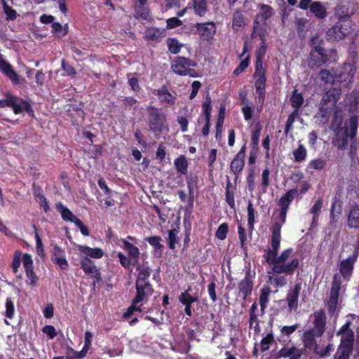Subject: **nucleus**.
<instances>
[{"label":"nucleus","mask_w":359,"mask_h":359,"mask_svg":"<svg viewBox=\"0 0 359 359\" xmlns=\"http://www.w3.org/2000/svg\"><path fill=\"white\" fill-rule=\"evenodd\" d=\"M4 100H0L1 108L11 107L15 114L26 111L29 116H34L33 108L28 101L10 93L6 94Z\"/></svg>","instance_id":"nucleus-6"},{"label":"nucleus","mask_w":359,"mask_h":359,"mask_svg":"<svg viewBox=\"0 0 359 359\" xmlns=\"http://www.w3.org/2000/svg\"><path fill=\"white\" fill-rule=\"evenodd\" d=\"M249 328H253L256 333L259 332V320H258V315L257 313H249Z\"/></svg>","instance_id":"nucleus-62"},{"label":"nucleus","mask_w":359,"mask_h":359,"mask_svg":"<svg viewBox=\"0 0 359 359\" xmlns=\"http://www.w3.org/2000/svg\"><path fill=\"white\" fill-rule=\"evenodd\" d=\"M55 209L61 214L63 220L71 222L76 216L62 202L55 203Z\"/></svg>","instance_id":"nucleus-37"},{"label":"nucleus","mask_w":359,"mask_h":359,"mask_svg":"<svg viewBox=\"0 0 359 359\" xmlns=\"http://www.w3.org/2000/svg\"><path fill=\"white\" fill-rule=\"evenodd\" d=\"M146 110L148 115L149 129L156 137H159L165 127L167 121L166 114L162 111V109L154 106H149Z\"/></svg>","instance_id":"nucleus-5"},{"label":"nucleus","mask_w":359,"mask_h":359,"mask_svg":"<svg viewBox=\"0 0 359 359\" xmlns=\"http://www.w3.org/2000/svg\"><path fill=\"white\" fill-rule=\"evenodd\" d=\"M148 0H137L135 3V12L138 17L147 20L149 16V11L146 8Z\"/></svg>","instance_id":"nucleus-36"},{"label":"nucleus","mask_w":359,"mask_h":359,"mask_svg":"<svg viewBox=\"0 0 359 359\" xmlns=\"http://www.w3.org/2000/svg\"><path fill=\"white\" fill-rule=\"evenodd\" d=\"M255 170L254 168H251L248 170L246 177V184L249 191L252 192L255 189Z\"/></svg>","instance_id":"nucleus-53"},{"label":"nucleus","mask_w":359,"mask_h":359,"mask_svg":"<svg viewBox=\"0 0 359 359\" xmlns=\"http://www.w3.org/2000/svg\"><path fill=\"white\" fill-rule=\"evenodd\" d=\"M341 287V278L338 273L333 276L331 283V289L329 297L327 300L326 305L329 315L332 317H337L339 309L337 308L339 304V291Z\"/></svg>","instance_id":"nucleus-7"},{"label":"nucleus","mask_w":359,"mask_h":359,"mask_svg":"<svg viewBox=\"0 0 359 359\" xmlns=\"http://www.w3.org/2000/svg\"><path fill=\"white\" fill-rule=\"evenodd\" d=\"M33 188L35 198L39 203L40 206L43 209L45 212H49L50 208L49 207L48 202L45 196L40 192V188L39 187L38 190H36L34 183L33 184Z\"/></svg>","instance_id":"nucleus-40"},{"label":"nucleus","mask_w":359,"mask_h":359,"mask_svg":"<svg viewBox=\"0 0 359 359\" xmlns=\"http://www.w3.org/2000/svg\"><path fill=\"white\" fill-rule=\"evenodd\" d=\"M117 257L121 265L125 269H129L131 266H135L136 262L130 257L126 256L123 252H118Z\"/></svg>","instance_id":"nucleus-54"},{"label":"nucleus","mask_w":359,"mask_h":359,"mask_svg":"<svg viewBox=\"0 0 359 359\" xmlns=\"http://www.w3.org/2000/svg\"><path fill=\"white\" fill-rule=\"evenodd\" d=\"M22 262L25 270L26 276L27 278L30 280L29 284L31 285H36L39 280V278L34 271L33 260L32 256L28 253L24 254L22 256Z\"/></svg>","instance_id":"nucleus-20"},{"label":"nucleus","mask_w":359,"mask_h":359,"mask_svg":"<svg viewBox=\"0 0 359 359\" xmlns=\"http://www.w3.org/2000/svg\"><path fill=\"white\" fill-rule=\"evenodd\" d=\"M269 282L276 287H282L287 284V279L283 276L276 275L275 276H269Z\"/></svg>","instance_id":"nucleus-55"},{"label":"nucleus","mask_w":359,"mask_h":359,"mask_svg":"<svg viewBox=\"0 0 359 359\" xmlns=\"http://www.w3.org/2000/svg\"><path fill=\"white\" fill-rule=\"evenodd\" d=\"M177 234L178 230L177 229H172L168 231L167 243L168 248L172 250L175 249V245L180 242V238Z\"/></svg>","instance_id":"nucleus-43"},{"label":"nucleus","mask_w":359,"mask_h":359,"mask_svg":"<svg viewBox=\"0 0 359 359\" xmlns=\"http://www.w3.org/2000/svg\"><path fill=\"white\" fill-rule=\"evenodd\" d=\"M339 28L338 27V25H335V24L331 27L329 28L328 30L326 32L327 36L329 40L332 41H339L343 38V34L341 33H339Z\"/></svg>","instance_id":"nucleus-50"},{"label":"nucleus","mask_w":359,"mask_h":359,"mask_svg":"<svg viewBox=\"0 0 359 359\" xmlns=\"http://www.w3.org/2000/svg\"><path fill=\"white\" fill-rule=\"evenodd\" d=\"M301 285L297 283L290 290L286 296L288 309L290 311H296L298 308L299 295L301 290Z\"/></svg>","instance_id":"nucleus-21"},{"label":"nucleus","mask_w":359,"mask_h":359,"mask_svg":"<svg viewBox=\"0 0 359 359\" xmlns=\"http://www.w3.org/2000/svg\"><path fill=\"white\" fill-rule=\"evenodd\" d=\"M3 8L4 12L6 15V20H14L16 19V11L10 6H8L4 0H3Z\"/></svg>","instance_id":"nucleus-61"},{"label":"nucleus","mask_w":359,"mask_h":359,"mask_svg":"<svg viewBox=\"0 0 359 359\" xmlns=\"http://www.w3.org/2000/svg\"><path fill=\"white\" fill-rule=\"evenodd\" d=\"M79 250L84 254L86 255L85 257H90L95 259H100L104 255L102 249L97 248H92L87 245H80Z\"/></svg>","instance_id":"nucleus-32"},{"label":"nucleus","mask_w":359,"mask_h":359,"mask_svg":"<svg viewBox=\"0 0 359 359\" xmlns=\"http://www.w3.org/2000/svg\"><path fill=\"white\" fill-rule=\"evenodd\" d=\"M271 248H268L264 250V257L269 265H273V272L276 274L293 275L299 266L298 258H293L290 262H287L293 255V249L287 248L278 256L280 243L271 241Z\"/></svg>","instance_id":"nucleus-2"},{"label":"nucleus","mask_w":359,"mask_h":359,"mask_svg":"<svg viewBox=\"0 0 359 359\" xmlns=\"http://www.w3.org/2000/svg\"><path fill=\"white\" fill-rule=\"evenodd\" d=\"M347 225L351 229H359V205H351L347 215Z\"/></svg>","instance_id":"nucleus-26"},{"label":"nucleus","mask_w":359,"mask_h":359,"mask_svg":"<svg viewBox=\"0 0 359 359\" xmlns=\"http://www.w3.org/2000/svg\"><path fill=\"white\" fill-rule=\"evenodd\" d=\"M151 246H153L155 250H160L162 251L164 246L161 243V238L158 236L146 237L144 238Z\"/></svg>","instance_id":"nucleus-59"},{"label":"nucleus","mask_w":359,"mask_h":359,"mask_svg":"<svg viewBox=\"0 0 359 359\" xmlns=\"http://www.w3.org/2000/svg\"><path fill=\"white\" fill-rule=\"evenodd\" d=\"M271 293V290L268 285H264L260 290L259 304L262 311H264L266 308L267 304L269 302V296Z\"/></svg>","instance_id":"nucleus-39"},{"label":"nucleus","mask_w":359,"mask_h":359,"mask_svg":"<svg viewBox=\"0 0 359 359\" xmlns=\"http://www.w3.org/2000/svg\"><path fill=\"white\" fill-rule=\"evenodd\" d=\"M327 165V161L321 158H315L309 161L307 168L315 170H323Z\"/></svg>","instance_id":"nucleus-45"},{"label":"nucleus","mask_w":359,"mask_h":359,"mask_svg":"<svg viewBox=\"0 0 359 359\" xmlns=\"http://www.w3.org/2000/svg\"><path fill=\"white\" fill-rule=\"evenodd\" d=\"M355 67L350 63H344L340 69L335 73V82L344 83V87H348L353 82Z\"/></svg>","instance_id":"nucleus-9"},{"label":"nucleus","mask_w":359,"mask_h":359,"mask_svg":"<svg viewBox=\"0 0 359 359\" xmlns=\"http://www.w3.org/2000/svg\"><path fill=\"white\" fill-rule=\"evenodd\" d=\"M341 90L340 88H331L326 91L323 96L320 103L323 105H326L332 103L333 105L336 104L340 99Z\"/></svg>","instance_id":"nucleus-24"},{"label":"nucleus","mask_w":359,"mask_h":359,"mask_svg":"<svg viewBox=\"0 0 359 359\" xmlns=\"http://www.w3.org/2000/svg\"><path fill=\"white\" fill-rule=\"evenodd\" d=\"M351 323L346 321L337 332V336H341L339 348L353 350L354 333L350 328Z\"/></svg>","instance_id":"nucleus-10"},{"label":"nucleus","mask_w":359,"mask_h":359,"mask_svg":"<svg viewBox=\"0 0 359 359\" xmlns=\"http://www.w3.org/2000/svg\"><path fill=\"white\" fill-rule=\"evenodd\" d=\"M273 14V8L266 4L259 5V11L256 14L254 20L253 32L252 37H255L258 31V28L260 23L264 25L266 24L267 20H269Z\"/></svg>","instance_id":"nucleus-12"},{"label":"nucleus","mask_w":359,"mask_h":359,"mask_svg":"<svg viewBox=\"0 0 359 359\" xmlns=\"http://www.w3.org/2000/svg\"><path fill=\"white\" fill-rule=\"evenodd\" d=\"M174 165L178 172L187 175L188 172V161L184 156H180L174 161Z\"/></svg>","instance_id":"nucleus-41"},{"label":"nucleus","mask_w":359,"mask_h":359,"mask_svg":"<svg viewBox=\"0 0 359 359\" xmlns=\"http://www.w3.org/2000/svg\"><path fill=\"white\" fill-rule=\"evenodd\" d=\"M248 51V46L246 43H244L243 51L241 54L238 55V58L241 60L240 64L236 67V69L233 72V75L237 76L240 75L241 73L245 72L246 69L249 67L250 62V56L248 55L245 57L243 58L245 53Z\"/></svg>","instance_id":"nucleus-25"},{"label":"nucleus","mask_w":359,"mask_h":359,"mask_svg":"<svg viewBox=\"0 0 359 359\" xmlns=\"http://www.w3.org/2000/svg\"><path fill=\"white\" fill-rule=\"evenodd\" d=\"M307 156V151L304 146L302 144L293 151V156L295 162H302L304 161Z\"/></svg>","instance_id":"nucleus-47"},{"label":"nucleus","mask_w":359,"mask_h":359,"mask_svg":"<svg viewBox=\"0 0 359 359\" xmlns=\"http://www.w3.org/2000/svg\"><path fill=\"white\" fill-rule=\"evenodd\" d=\"M196 62L191 59L182 56L177 57L171 65L172 71L177 75L186 76V71L189 67H196Z\"/></svg>","instance_id":"nucleus-13"},{"label":"nucleus","mask_w":359,"mask_h":359,"mask_svg":"<svg viewBox=\"0 0 359 359\" xmlns=\"http://www.w3.org/2000/svg\"><path fill=\"white\" fill-rule=\"evenodd\" d=\"M169 52L177 54L180 52L182 44L180 43L175 38H168L166 41Z\"/></svg>","instance_id":"nucleus-49"},{"label":"nucleus","mask_w":359,"mask_h":359,"mask_svg":"<svg viewBox=\"0 0 359 359\" xmlns=\"http://www.w3.org/2000/svg\"><path fill=\"white\" fill-rule=\"evenodd\" d=\"M193 7L195 13L201 17L203 16L208 10V4L205 0H194Z\"/></svg>","instance_id":"nucleus-42"},{"label":"nucleus","mask_w":359,"mask_h":359,"mask_svg":"<svg viewBox=\"0 0 359 359\" xmlns=\"http://www.w3.org/2000/svg\"><path fill=\"white\" fill-rule=\"evenodd\" d=\"M80 265L81 269H83L86 276L94 278L97 281L101 280V273L97 269L94 261L87 257H81Z\"/></svg>","instance_id":"nucleus-15"},{"label":"nucleus","mask_w":359,"mask_h":359,"mask_svg":"<svg viewBox=\"0 0 359 359\" xmlns=\"http://www.w3.org/2000/svg\"><path fill=\"white\" fill-rule=\"evenodd\" d=\"M355 13V9L348 5H337L334 8V16L338 20H351V17Z\"/></svg>","instance_id":"nucleus-27"},{"label":"nucleus","mask_w":359,"mask_h":359,"mask_svg":"<svg viewBox=\"0 0 359 359\" xmlns=\"http://www.w3.org/2000/svg\"><path fill=\"white\" fill-rule=\"evenodd\" d=\"M351 20H338L336 22L335 25H338L339 28V33L343 34V38L351 32Z\"/></svg>","instance_id":"nucleus-44"},{"label":"nucleus","mask_w":359,"mask_h":359,"mask_svg":"<svg viewBox=\"0 0 359 359\" xmlns=\"http://www.w3.org/2000/svg\"><path fill=\"white\" fill-rule=\"evenodd\" d=\"M255 273L252 274L251 271L248 269L245 273V277L238 284V294L242 297L243 301L252 294Z\"/></svg>","instance_id":"nucleus-11"},{"label":"nucleus","mask_w":359,"mask_h":359,"mask_svg":"<svg viewBox=\"0 0 359 359\" xmlns=\"http://www.w3.org/2000/svg\"><path fill=\"white\" fill-rule=\"evenodd\" d=\"M191 291V286L181 293L179 297L180 302L184 306V313L187 316H192V307L193 303L198 302L199 297L198 294L191 295L190 292Z\"/></svg>","instance_id":"nucleus-16"},{"label":"nucleus","mask_w":359,"mask_h":359,"mask_svg":"<svg viewBox=\"0 0 359 359\" xmlns=\"http://www.w3.org/2000/svg\"><path fill=\"white\" fill-rule=\"evenodd\" d=\"M359 257V245L355 246L353 253L348 257L341 260L339 264V271L341 278L343 277L344 280L348 281L352 276L354 265Z\"/></svg>","instance_id":"nucleus-8"},{"label":"nucleus","mask_w":359,"mask_h":359,"mask_svg":"<svg viewBox=\"0 0 359 359\" xmlns=\"http://www.w3.org/2000/svg\"><path fill=\"white\" fill-rule=\"evenodd\" d=\"M200 38L203 41H210L213 39L216 33V26L213 22L203 23L197 22L195 25Z\"/></svg>","instance_id":"nucleus-18"},{"label":"nucleus","mask_w":359,"mask_h":359,"mask_svg":"<svg viewBox=\"0 0 359 359\" xmlns=\"http://www.w3.org/2000/svg\"><path fill=\"white\" fill-rule=\"evenodd\" d=\"M0 70L8 79L11 80L13 85H18L21 83V79H20L18 74L15 72L13 66L11 64L3 58V55L1 53ZM22 81H25V79H22Z\"/></svg>","instance_id":"nucleus-17"},{"label":"nucleus","mask_w":359,"mask_h":359,"mask_svg":"<svg viewBox=\"0 0 359 359\" xmlns=\"http://www.w3.org/2000/svg\"><path fill=\"white\" fill-rule=\"evenodd\" d=\"M348 130L345 129L344 133H341L340 131L336 133V138L333 141V144L337 147L339 149H345L348 144Z\"/></svg>","instance_id":"nucleus-31"},{"label":"nucleus","mask_w":359,"mask_h":359,"mask_svg":"<svg viewBox=\"0 0 359 359\" xmlns=\"http://www.w3.org/2000/svg\"><path fill=\"white\" fill-rule=\"evenodd\" d=\"M138 274L135 280V283H149V278L151 275V269L147 265H138L136 267Z\"/></svg>","instance_id":"nucleus-29"},{"label":"nucleus","mask_w":359,"mask_h":359,"mask_svg":"<svg viewBox=\"0 0 359 359\" xmlns=\"http://www.w3.org/2000/svg\"><path fill=\"white\" fill-rule=\"evenodd\" d=\"M274 337L272 333H269L264 337L260 342L262 352H264L269 348V346L273 342Z\"/></svg>","instance_id":"nucleus-63"},{"label":"nucleus","mask_w":359,"mask_h":359,"mask_svg":"<svg viewBox=\"0 0 359 359\" xmlns=\"http://www.w3.org/2000/svg\"><path fill=\"white\" fill-rule=\"evenodd\" d=\"M311 188V184L305 181L301 184L299 189L297 188L289 189L280 198L278 201L279 207L278 218L282 221V223H285L287 213L293 200L297 198L300 201L302 198V196Z\"/></svg>","instance_id":"nucleus-4"},{"label":"nucleus","mask_w":359,"mask_h":359,"mask_svg":"<svg viewBox=\"0 0 359 359\" xmlns=\"http://www.w3.org/2000/svg\"><path fill=\"white\" fill-rule=\"evenodd\" d=\"M136 294L134 297L135 301L147 302L154 293V288L150 283H135Z\"/></svg>","instance_id":"nucleus-19"},{"label":"nucleus","mask_w":359,"mask_h":359,"mask_svg":"<svg viewBox=\"0 0 359 359\" xmlns=\"http://www.w3.org/2000/svg\"><path fill=\"white\" fill-rule=\"evenodd\" d=\"M290 102L292 107L297 110L302 106L304 103V97L302 93H298L296 90L292 93L290 98Z\"/></svg>","instance_id":"nucleus-48"},{"label":"nucleus","mask_w":359,"mask_h":359,"mask_svg":"<svg viewBox=\"0 0 359 359\" xmlns=\"http://www.w3.org/2000/svg\"><path fill=\"white\" fill-rule=\"evenodd\" d=\"M266 51V46L263 43L256 52L255 72L253 77L255 79V88L258 95L259 103L262 107L265 101L266 87V69L264 65V57Z\"/></svg>","instance_id":"nucleus-3"},{"label":"nucleus","mask_w":359,"mask_h":359,"mask_svg":"<svg viewBox=\"0 0 359 359\" xmlns=\"http://www.w3.org/2000/svg\"><path fill=\"white\" fill-rule=\"evenodd\" d=\"M342 212V205L341 202L337 198H334L332 203L331 208H330V222L335 223L337 221L338 217L341 215Z\"/></svg>","instance_id":"nucleus-30"},{"label":"nucleus","mask_w":359,"mask_h":359,"mask_svg":"<svg viewBox=\"0 0 359 359\" xmlns=\"http://www.w3.org/2000/svg\"><path fill=\"white\" fill-rule=\"evenodd\" d=\"M262 130V127L259 125L252 131L251 135V148L254 150H259V136Z\"/></svg>","instance_id":"nucleus-52"},{"label":"nucleus","mask_w":359,"mask_h":359,"mask_svg":"<svg viewBox=\"0 0 359 359\" xmlns=\"http://www.w3.org/2000/svg\"><path fill=\"white\" fill-rule=\"evenodd\" d=\"M285 223H282V221L280 220L278 222H275L272 227V234H271V241L272 242H276L280 243L281 241V228L282 225Z\"/></svg>","instance_id":"nucleus-46"},{"label":"nucleus","mask_w":359,"mask_h":359,"mask_svg":"<svg viewBox=\"0 0 359 359\" xmlns=\"http://www.w3.org/2000/svg\"><path fill=\"white\" fill-rule=\"evenodd\" d=\"M269 175H270V170L269 168H266L263 170L262 172V183H261V187L262 193H266L267 191V188L269 187L270 184V180H269Z\"/></svg>","instance_id":"nucleus-58"},{"label":"nucleus","mask_w":359,"mask_h":359,"mask_svg":"<svg viewBox=\"0 0 359 359\" xmlns=\"http://www.w3.org/2000/svg\"><path fill=\"white\" fill-rule=\"evenodd\" d=\"M245 151L246 145L244 144L230 163L231 172L235 175L236 180L238 179L239 175L243 170L245 165Z\"/></svg>","instance_id":"nucleus-14"},{"label":"nucleus","mask_w":359,"mask_h":359,"mask_svg":"<svg viewBox=\"0 0 359 359\" xmlns=\"http://www.w3.org/2000/svg\"><path fill=\"white\" fill-rule=\"evenodd\" d=\"M247 210L248 226L249 228L252 229L255 222V210L254 209L253 204L250 201H248Z\"/></svg>","instance_id":"nucleus-57"},{"label":"nucleus","mask_w":359,"mask_h":359,"mask_svg":"<svg viewBox=\"0 0 359 359\" xmlns=\"http://www.w3.org/2000/svg\"><path fill=\"white\" fill-rule=\"evenodd\" d=\"M202 109L205 119H210L212 111V100L210 97L207 96L205 97V101L202 104Z\"/></svg>","instance_id":"nucleus-56"},{"label":"nucleus","mask_w":359,"mask_h":359,"mask_svg":"<svg viewBox=\"0 0 359 359\" xmlns=\"http://www.w3.org/2000/svg\"><path fill=\"white\" fill-rule=\"evenodd\" d=\"M302 354L303 351L297 348L294 346L292 347L284 346L278 351V356L280 358L290 357V358H292L293 357L299 355L300 358Z\"/></svg>","instance_id":"nucleus-33"},{"label":"nucleus","mask_w":359,"mask_h":359,"mask_svg":"<svg viewBox=\"0 0 359 359\" xmlns=\"http://www.w3.org/2000/svg\"><path fill=\"white\" fill-rule=\"evenodd\" d=\"M313 327L305 330L302 335V341L306 348L313 350L320 357L330 355L334 350V346L329 344L325 348L321 347L317 344L316 338L321 337L326 330L327 317L323 309H319L313 313Z\"/></svg>","instance_id":"nucleus-1"},{"label":"nucleus","mask_w":359,"mask_h":359,"mask_svg":"<svg viewBox=\"0 0 359 359\" xmlns=\"http://www.w3.org/2000/svg\"><path fill=\"white\" fill-rule=\"evenodd\" d=\"M229 231V225L227 223L221 224L217 228L215 236L221 241H224L226 238L227 233Z\"/></svg>","instance_id":"nucleus-64"},{"label":"nucleus","mask_w":359,"mask_h":359,"mask_svg":"<svg viewBox=\"0 0 359 359\" xmlns=\"http://www.w3.org/2000/svg\"><path fill=\"white\" fill-rule=\"evenodd\" d=\"M311 58L313 60L318 66L327 62L329 60L326 50L320 44L314 46L310 53Z\"/></svg>","instance_id":"nucleus-23"},{"label":"nucleus","mask_w":359,"mask_h":359,"mask_svg":"<svg viewBox=\"0 0 359 359\" xmlns=\"http://www.w3.org/2000/svg\"><path fill=\"white\" fill-rule=\"evenodd\" d=\"M147 39L151 41H157L165 36V30L164 29L151 27L147 30Z\"/></svg>","instance_id":"nucleus-38"},{"label":"nucleus","mask_w":359,"mask_h":359,"mask_svg":"<svg viewBox=\"0 0 359 359\" xmlns=\"http://www.w3.org/2000/svg\"><path fill=\"white\" fill-rule=\"evenodd\" d=\"M346 125H348L345 129L348 130V137L351 140H355L358 133V117L355 115L351 116L348 122H346Z\"/></svg>","instance_id":"nucleus-34"},{"label":"nucleus","mask_w":359,"mask_h":359,"mask_svg":"<svg viewBox=\"0 0 359 359\" xmlns=\"http://www.w3.org/2000/svg\"><path fill=\"white\" fill-rule=\"evenodd\" d=\"M310 11L318 19H324L327 16L326 8L320 1H313L311 4Z\"/></svg>","instance_id":"nucleus-35"},{"label":"nucleus","mask_w":359,"mask_h":359,"mask_svg":"<svg viewBox=\"0 0 359 359\" xmlns=\"http://www.w3.org/2000/svg\"><path fill=\"white\" fill-rule=\"evenodd\" d=\"M121 241L123 243L122 248L127 252L128 256L137 263L140 255L139 248L128 240H121Z\"/></svg>","instance_id":"nucleus-28"},{"label":"nucleus","mask_w":359,"mask_h":359,"mask_svg":"<svg viewBox=\"0 0 359 359\" xmlns=\"http://www.w3.org/2000/svg\"><path fill=\"white\" fill-rule=\"evenodd\" d=\"M311 58L313 60L318 66L327 62L329 60L326 50L320 44L314 46L310 53Z\"/></svg>","instance_id":"nucleus-22"},{"label":"nucleus","mask_w":359,"mask_h":359,"mask_svg":"<svg viewBox=\"0 0 359 359\" xmlns=\"http://www.w3.org/2000/svg\"><path fill=\"white\" fill-rule=\"evenodd\" d=\"M245 25L243 15L241 13L236 12L233 16L232 27L234 31H238Z\"/></svg>","instance_id":"nucleus-51"},{"label":"nucleus","mask_w":359,"mask_h":359,"mask_svg":"<svg viewBox=\"0 0 359 359\" xmlns=\"http://www.w3.org/2000/svg\"><path fill=\"white\" fill-rule=\"evenodd\" d=\"M6 311L4 316L9 319H12L15 313V306L13 301L11 297L6 298Z\"/></svg>","instance_id":"nucleus-60"}]
</instances>
